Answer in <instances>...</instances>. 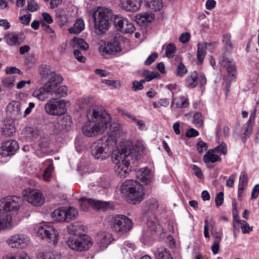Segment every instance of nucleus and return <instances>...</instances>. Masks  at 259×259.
<instances>
[{
	"label": "nucleus",
	"mask_w": 259,
	"mask_h": 259,
	"mask_svg": "<svg viewBox=\"0 0 259 259\" xmlns=\"http://www.w3.org/2000/svg\"><path fill=\"white\" fill-rule=\"evenodd\" d=\"M143 144L139 142L134 146L128 142L112 151L111 158L115 171L120 178L127 177L132 171L131 162L137 159L144 150Z\"/></svg>",
	"instance_id": "f257e3e1"
},
{
	"label": "nucleus",
	"mask_w": 259,
	"mask_h": 259,
	"mask_svg": "<svg viewBox=\"0 0 259 259\" xmlns=\"http://www.w3.org/2000/svg\"><path fill=\"white\" fill-rule=\"evenodd\" d=\"M86 118L82 131L83 135L88 137L101 135L112 125L111 115L106 111L95 107L87 109Z\"/></svg>",
	"instance_id": "f03ea898"
},
{
	"label": "nucleus",
	"mask_w": 259,
	"mask_h": 259,
	"mask_svg": "<svg viewBox=\"0 0 259 259\" xmlns=\"http://www.w3.org/2000/svg\"><path fill=\"white\" fill-rule=\"evenodd\" d=\"M117 142V133H110L95 142L91 147V155L96 159L104 160L110 155Z\"/></svg>",
	"instance_id": "7ed1b4c3"
},
{
	"label": "nucleus",
	"mask_w": 259,
	"mask_h": 259,
	"mask_svg": "<svg viewBox=\"0 0 259 259\" xmlns=\"http://www.w3.org/2000/svg\"><path fill=\"white\" fill-rule=\"evenodd\" d=\"M23 202L21 196H8L0 199V214L9 215V218L16 219V225L21 221L19 211Z\"/></svg>",
	"instance_id": "20e7f679"
},
{
	"label": "nucleus",
	"mask_w": 259,
	"mask_h": 259,
	"mask_svg": "<svg viewBox=\"0 0 259 259\" xmlns=\"http://www.w3.org/2000/svg\"><path fill=\"white\" fill-rule=\"evenodd\" d=\"M120 191L128 200L134 204L142 201L145 195L142 185L133 180L124 181L121 185Z\"/></svg>",
	"instance_id": "39448f33"
},
{
	"label": "nucleus",
	"mask_w": 259,
	"mask_h": 259,
	"mask_svg": "<svg viewBox=\"0 0 259 259\" xmlns=\"http://www.w3.org/2000/svg\"><path fill=\"white\" fill-rule=\"evenodd\" d=\"M35 231L37 236L41 239L54 245L58 244L59 233L53 226L47 223L40 224L35 226Z\"/></svg>",
	"instance_id": "423d86ee"
},
{
	"label": "nucleus",
	"mask_w": 259,
	"mask_h": 259,
	"mask_svg": "<svg viewBox=\"0 0 259 259\" xmlns=\"http://www.w3.org/2000/svg\"><path fill=\"white\" fill-rule=\"evenodd\" d=\"M108 225L115 232L123 235L129 231L132 228V222L127 217L117 214L109 217L108 220Z\"/></svg>",
	"instance_id": "0eeeda50"
},
{
	"label": "nucleus",
	"mask_w": 259,
	"mask_h": 259,
	"mask_svg": "<svg viewBox=\"0 0 259 259\" xmlns=\"http://www.w3.org/2000/svg\"><path fill=\"white\" fill-rule=\"evenodd\" d=\"M68 102L57 98L49 100L45 105L47 113L53 116H60L64 114L67 111Z\"/></svg>",
	"instance_id": "6e6552de"
},
{
	"label": "nucleus",
	"mask_w": 259,
	"mask_h": 259,
	"mask_svg": "<svg viewBox=\"0 0 259 259\" xmlns=\"http://www.w3.org/2000/svg\"><path fill=\"white\" fill-rule=\"evenodd\" d=\"M163 233V227L158 222L157 219L155 217H149L147 222V228L143 232L142 238L146 241L156 237H161Z\"/></svg>",
	"instance_id": "1a4fd4ad"
},
{
	"label": "nucleus",
	"mask_w": 259,
	"mask_h": 259,
	"mask_svg": "<svg viewBox=\"0 0 259 259\" xmlns=\"http://www.w3.org/2000/svg\"><path fill=\"white\" fill-rule=\"evenodd\" d=\"M80 209L84 211H88L90 207L95 209L106 211L113 207L112 203L107 201H102L93 199L81 198L79 200Z\"/></svg>",
	"instance_id": "9d476101"
},
{
	"label": "nucleus",
	"mask_w": 259,
	"mask_h": 259,
	"mask_svg": "<svg viewBox=\"0 0 259 259\" xmlns=\"http://www.w3.org/2000/svg\"><path fill=\"white\" fill-rule=\"evenodd\" d=\"M93 18L95 27L98 33H104L108 29V15L103 8L99 7L94 12Z\"/></svg>",
	"instance_id": "9b49d317"
},
{
	"label": "nucleus",
	"mask_w": 259,
	"mask_h": 259,
	"mask_svg": "<svg viewBox=\"0 0 259 259\" xmlns=\"http://www.w3.org/2000/svg\"><path fill=\"white\" fill-rule=\"evenodd\" d=\"M30 237L24 233H15L10 236L6 240L7 244L11 248L23 249L28 246Z\"/></svg>",
	"instance_id": "f8f14e48"
},
{
	"label": "nucleus",
	"mask_w": 259,
	"mask_h": 259,
	"mask_svg": "<svg viewBox=\"0 0 259 259\" xmlns=\"http://www.w3.org/2000/svg\"><path fill=\"white\" fill-rule=\"evenodd\" d=\"M23 195L26 201L34 206H41L45 203V198L39 190L26 189L23 191Z\"/></svg>",
	"instance_id": "ddd939ff"
},
{
	"label": "nucleus",
	"mask_w": 259,
	"mask_h": 259,
	"mask_svg": "<svg viewBox=\"0 0 259 259\" xmlns=\"http://www.w3.org/2000/svg\"><path fill=\"white\" fill-rule=\"evenodd\" d=\"M114 22L117 29L122 33L131 34L135 30L133 23L121 16H115Z\"/></svg>",
	"instance_id": "4468645a"
},
{
	"label": "nucleus",
	"mask_w": 259,
	"mask_h": 259,
	"mask_svg": "<svg viewBox=\"0 0 259 259\" xmlns=\"http://www.w3.org/2000/svg\"><path fill=\"white\" fill-rule=\"evenodd\" d=\"M7 114L13 120H19L23 117V104L18 101H13L7 107Z\"/></svg>",
	"instance_id": "2eb2a0df"
},
{
	"label": "nucleus",
	"mask_w": 259,
	"mask_h": 259,
	"mask_svg": "<svg viewBox=\"0 0 259 259\" xmlns=\"http://www.w3.org/2000/svg\"><path fill=\"white\" fill-rule=\"evenodd\" d=\"M99 51L103 56L115 55L121 51V47L119 42L115 40L103 42L100 45Z\"/></svg>",
	"instance_id": "dca6fc26"
},
{
	"label": "nucleus",
	"mask_w": 259,
	"mask_h": 259,
	"mask_svg": "<svg viewBox=\"0 0 259 259\" xmlns=\"http://www.w3.org/2000/svg\"><path fill=\"white\" fill-rule=\"evenodd\" d=\"M18 148V143L16 140H9L4 141L0 147V155L4 157L13 156Z\"/></svg>",
	"instance_id": "f3484780"
},
{
	"label": "nucleus",
	"mask_w": 259,
	"mask_h": 259,
	"mask_svg": "<svg viewBox=\"0 0 259 259\" xmlns=\"http://www.w3.org/2000/svg\"><path fill=\"white\" fill-rule=\"evenodd\" d=\"M62 81V77L59 74L52 72L49 76L48 81L44 86L50 95H55L58 86Z\"/></svg>",
	"instance_id": "a211bd4d"
},
{
	"label": "nucleus",
	"mask_w": 259,
	"mask_h": 259,
	"mask_svg": "<svg viewBox=\"0 0 259 259\" xmlns=\"http://www.w3.org/2000/svg\"><path fill=\"white\" fill-rule=\"evenodd\" d=\"M96 240L99 249L103 250L106 249L113 240V237L110 233L101 232L97 234Z\"/></svg>",
	"instance_id": "6ab92c4d"
},
{
	"label": "nucleus",
	"mask_w": 259,
	"mask_h": 259,
	"mask_svg": "<svg viewBox=\"0 0 259 259\" xmlns=\"http://www.w3.org/2000/svg\"><path fill=\"white\" fill-rule=\"evenodd\" d=\"M142 3V0H121L120 6L127 12H135L140 10Z\"/></svg>",
	"instance_id": "aec40b11"
},
{
	"label": "nucleus",
	"mask_w": 259,
	"mask_h": 259,
	"mask_svg": "<svg viewBox=\"0 0 259 259\" xmlns=\"http://www.w3.org/2000/svg\"><path fill=\"white\" fill-rule=\"evenodd\" d=\"M78 252L85 251L90 249L93 245V240L89 235L80 234L78 236Z\"/></svg>",
	"instance_id": "412c9836"
},
{
	"label": "nucleus",
	"mask_w": 259,
	"mask_h": 259,
	"mask_svg": "<svg viewBox=\"0 0 259 259\" xmlns=\"http://www.w3.org/2000/svg\"><path fill=\"white\" fill-rule=\"evenodd\" d=\"M240 226L242 232L244 234L249 233L252 231L253 228L249 226L245 221L239 219L238 215L233 213V230L234 231Z\"/></svg>",
	"instance_id": "4be33fe9"
},
{
	"label": "nucleus",
	"mask_w": 259,
	"mask_h": 259,
	"mask_svg": "<svg viewBox=\"0 0 259 259\" xmlns=\"http://www.w3.org/2000/svg\"><path fill=\"white\" fill-rule=\"evenodd\" d=\"M9 216L0 214V232L5 230H11L16 226V219L9 218Z\"/></svg>",
	"instance_id": "5701e85b"
},
{
	"label": "nucleus",
	"mask_w": 259,
	"mask_h": 259,
	"mask_svg": "<svg viewBox=\"0 0 259 259\" xmlns=\"http://www.w3.org/2000/svg\"><path fill=\"white\" fill-rule=\"evenodd\" d=\"M226 69L227 75L224 79L226 82V90L228 92L231 82L235 81L237 77V71L235 64L229 66Z\"/></svg>",
	"instance_id": "b1692460"
},
{
	"label": "nucleus",
	"mask_w": 259,
	"mask_h": 259,
	"mask_svg": "<svg viewBox=\"0 0 259 259\" xmlns=\"http://www.w3.org/2000/svg\"><path fill=\"white\" fill-rule=\"evenodd\" d=\"M137 179L144 184L151 182L152 174L151 171L146 167L140 168L137 172Z\"/></svg>",
	"instance_id": "393cba45"
},
{
	"label": "nucleus",
	"mask_w": 259,
	"mask_h": 259,
	"mask_svg": "<svg viewBox=\"0 0 259 259\" xmlns=\"http://www.w3.org/2000/svg\"><path fill=\"white\" fill-rule=\"evenodd\" d=\"M154 19V15L150 12H144L135 16L136 22L141 25H146L151 22Z\"/></svg>",
	"instance_id": "a878e982"
},
{
	"label": "nucleus",
	"mask_w": 259,
	"mask_h": 259,
	"mask_svg": "<svg viewBox=\"0 0 259 259\" xmlns=\"http://www.w3.org/2000/svg\"><path fill=\"white\" fill-rule=\"evenodd\" d=\"M85 230L86 227L84 225L77 222L72 223L67 227L68 233L71 235L80 234L81 232H85Z\"/></svg>",
	"instance_id": "bb28decb"
},
{
	"label": "nucleus",
	"mask_w": 259,
	"mask_h": 259,
	"mask_svg": "<svg viewBox=\"0 0 259 259\" xmlns=\"http://www.w3.org/2000/svg\"><path fill=\"white\" fill-rule=\"evenodd\" d=\"M70 46L73 49H80L86 51L89 49V45L82 38L74 37L70 41Z\"/></svg>",
	"instance_id": "cd10ccee"
},
{
	"label": "nucleus",
	"mask_w": 259,
	"mask_h": 259,
	"mask_svg": "<svg viewBox=\"0 0 259 259\" xmlns=\"http://www.w3.org/2000/svg\"><path fill=\"white\" fill-rule=\"evenodd\" d=\"M212 44H206L204 42L199 43L197 44V62L198 64H201L206 55L205 49L207 46H210Z\"/></svg>",
	"instance_id": "c85d7f7f"
},
{
	"label": "nucleus",
	"mask_w": 259,
	"mask_h": 259,
	"mask_svg": "<svg viewBox=\"0 0 259 259\" xmlns=\"http://www.w3.org/2000/svg\"><path fill=\"white\" fill-rule=\"evenodd\" d=\"M214 152L213 149H209L206 152L203 157V161L205 163H213L221 160V157L215 154Z\"/></svg>",
	"instance_id": "c756f323"
},
{
	"label": "nucleus",
	"mask_w": 259,
	"mask_h": 259,
	"mask_svg": "<svg viewBox=\"0 0 259 259\" xmlns=\"http://www.w3.org/2000/svg\"><path fill=\"white\" fill-rule=\"evenodd\" d=\"M50 94L44 86L34 90L32 93V96L38 100L44 101L49 98Z\"/></svg>",
	"instance_id": "7c9ffc66"
},
{
	"label": "nucleus",
	"mask_w": 259,
	"mask_h": 259,
	"mask_svg": "<svg viewBox=\"0 0 259 259\" xmlns=\"http://www.w3.org/2000/svg\"><path fill=\"white\" fill-rule=\"evenodd\" d=\"M153 253L156 259H172L170 252L164 247L155 248Z\"/></svg>",
	"instance_id": "2f4dec72"
},
{
	"label": "nucleus",
	"mask_w": 259,
	"mask_h": 259,
	"mask_svg": "<svg viewBox=\"0 0 259 259\" xmlns=\"http://www.w3.org/2000/svg\"><path fill=\"white\" fill-rule=\"evenodd\" d=\"M15 132V123L12 120L5 121L2 127V133L6 136H11Z\"/></svg>",
	"instance_id": "473e14b6"
},
{
	"label": "nucleus",
	"mask_w": 259,
	"mask_h": 259,
	"mask_svg": "<svg viewBox=\"0 0 259 259\" xmlns=\"http://www.w3.org/2000/svg\"><path fill=\"white\" fill-rule=\"evenodd\" d=\"M51 217L56 222H66L64 207L55 209L51 214Z\"/></svg>",
	"instance_id": "72a5a7b5"
},
{
	"label": "nucleus",
	"mask_w": 259,
	"mask_h": 259,
	"mask_svg": "<svg viewBox=\"0 0 259 259\" xmlns=\"http://www.w3.org/2000/svg\"><path fill=\"white\" fill-rule=\"evenodd\" d=\"M61 254L58 252L44 251L38 253V259H61Z\"/></svg>",
	"instance_id": "f704fd0d"
},
{
	"label": "nucleus",
	"mask_w": 259,
	"mask_h": 259,
	"mask_svg": "<svg viewBox=\"0 0 259 259\" xmlns=\"http://www.w3.org/2000/svg\"><path fill=\"white\" fill-rule=\"evenodd\" d=\"M6 42L10 46H14L21 44L22 39L15 33H10L5 37Z\"/></svg>",
	"instance_id": "c9c22d12"
},
{
	"label": "nucleus",
	"mask_w": 259,
	"mask_h": 259,
	"mask_svg": "<svg viewBox=\"0 0 259 259\" xmlns=\"http://www.w3.org/2000/svg\"><path fill=\"white\" fill-rule=\"evenodd\" d=\"M64 208L66 222H68L77 218L78 212L76 208L71 206L64 207Z\"/></svg>",
	"instance_id": "e433bc0d"
},
{
	"label": "nucleus",
	"mask_w": 259,
	"mask_h": 259,
	"mask_svg": "<svg viewBox=\"0 0 259 259\" xmlns=\"http://www.w3.org/2000/svg\"><path fill=\"white\" fill-rule=\"evenodd\" d=\"M72 124V120L69 116H65L63 118L59 120L57 125L55 126L57 130H62L64 128L70 127Z\"/></svg>",
	"instance_id": "4c0bfd02"
},
{
	"label": "nucleus",
	"mask_w": 259,
	"mask_h": 259,
	"mask_svg": "<svg viewBox=\"0 0 259 259\" xmlns=\"http://www.w3.org/2000/svg\"><path fill=\"white\" fill-rule=\"evenodd\" d=\"M84 28V21L82 19H77L73 27L68 29L71 34H78Z\"/></svg>",
	"instance_id": "58836bf2"
},
{
	"label": "nucleus",
	"mask_w": 259,
	"mask_h": 259,
	"mask_svg": "<svg viewBox=\"0 0 259 259\" xmlns=\"http://www.w3.org/2000/svg\"><path fill=\"white\" fill-rule=\"evenodd\" d=\"M66 244L67 246L73 251L78 252L79 239L78 236H71L67 238L66 240Z\"/></svg>",
	"instance_id": "ea45409f"
},
{
	"label": "nucleus",
	"mask_w": 259,
	"mask_h": 259,
	"mask_svg": "<svg viewBox=\"0 0 259 259\" xmlns=\"http://www.w3.org/2000/svg\"><path fill=\"white\" fill-rule=\"evenodd\" d=\"M198 74L196 72H191L186 78V83L189 88H195L197 84Z\"/></svg>",
	"instance_id": "a19ab883"
},
{
	"label": "nucleus",
	"mask_w": 259,
	"mask_h": 259,
	"mask_svg": "<svg viewBox=\"0 0 259 259\" xmlns=\"http://www.w3.org/2000/svg\"><path fill=\"white\" fill-rule=\"evenodd\" d=\"M175 103L178 108H186L189 105L188 100L184 97L172 98L171 106H174Z\"/></svg>",
	"instance_id": "79ce46f5"
},
{
	"label": "nucleus",
	"mask_w": 259,
	"mask_h": 259,
	"mask_svg": "<svg viewBox=\"0 0 259 259\" xmlns=\"http://www.w3.org/2000/svg\"><path fill=\"white\" fill-rule=\"evenodd\" d=\"M222 41L224 46L228 52H231L233 49V45L231 41V35L229 33L225 34L223 36Z\"/></svg>",
	"instance_id": "37998d69"
},
{
	"label": "nucleus",
	"mask_w": 259,
	"mask_h": 259,
	"mask_svg": "<svg viewBox=\"0 0 259 259\" xmlns=\"http://www.w3.org/2000/svg\"><path fill=\"white\" fill-rule=\"evenodd\" d=\"M149 9L154 11H158L163 8V2L162 0H151L148 4Z\"/></svg>",
	"instance_id": "c03bdc74"
},
{
	"label": "nucleus",
	"mask_w": 259,
	"mask_h": 259,
	"mask_svg": "<svg viewBox=\"0 0 259 259\" xmlns=\"http://www.w3.org/2000/svg\"><path fill=\"white\" fill-rule=\"evenodd\" d=\"M137 248L136 246L134 243L129 241H125L124 243V246L121 248V250L123 253L125 254L129 253L128 255L131 256L130 252L134 251Z\"/></svg>",
	"instance_id": "a18cd8bd"
},
{
	"label": "nucleus",
	"mask_w": 259,
	"mask_h": 259,
	"mask_svg": "<svg viewBox=\"0 0 259 259\" xmlns=\"http://www.w3.org/2000/svg\"><path fill=\"white\" fill-rule=\"evenodd\" d=\"M214 241L211 247L212 253L214 254H217L219 252L220 249V243L222 240V236L220 235H214Z\"/></svg>",
	"instance_id": "49530a36"
},
{
	"label": "nucleus",
	"mask_w": 259,
	"mask_h": 259,
	"mask_svg": "<svg viewBox=\"0 0 259 259\" xmlns=\"http://www.w3.org/2000/svg\"><path fill=\"white\" fill-rule=\"evenodd\" d=\"M15 80L14 75L5 77L3 79L2 83L5 87L11 88L14 85Z\"/></svg>",
	"instance_id": "de8ad7c7"
},
{
	"label": "nucleus",
	"mask_w": 259,
	"mask_h": 259,
	"mask_svg": "<svg viewBox=\"0 0 259 259\" xmlns=\"http://www.w3.org/2000/svg\"><path fill=\"white\" fill-rule=\"evenodd\" d=\"M143 75L146 81H150L154 78H158L160 76V74L157 72L149 71L147 70L144 71Z\"/></svg>",
	"instance_id": "09e8293b"
},
{
	"label": "nucleus",
	"mask_w": 259,
	"mask_h": 259,
	"mask_svg": "<svg viewBox=\"0 0 259 259\" xmlns=\"http://www.w3.org/2000/svg\"><path fill=\"white\" fill-rule=\"evenodd\" d=\"M53 19L48 13L45 12L42 13V18L40 20V23L43 28L45 25H49V24L53 23Z\"/></svg>",
	"instance_id": "8fccbe9b"
},
{
	"label": "nucleus",
	"mask_w": 259,
	"mask_h": 259,
	"mask_svg": "<svg viewBox=\"0 0 259 259\" xmlns=\"http://www.w3.org/2000/svg\"><path fill=\"white\" fill-rule=\"evenodd\" d=\"M204 235L205 238H209L210 235L209 234V227H211L212 229L213 228V227L215 225L214 222L211 220L210 222H209L207 220H205L204 221Z\"/></svg>",
	"instance_id": "3c124183"
},
{
	"label": "nucleus",
	"mask_w": 259,
	"mask_h": 259,
	"mask_svg": "<svg viewBox=\"0 0 259 259\" xmlns=\"http://www.w3.org/2000/svg\"><path fill=\"white\" fill-rule=\"evenodd\" d=\"M176 51V47L172 43L169 44L165 48V55L169 58L174 57Z\"/></svg>",
	"instance_id": "603ef678"
},
{
	"label": "nucleus",
	"mask_w": 259,
	"mask_h": 259,
	"mask_svg": "<svg viewBox=\"0 0 259 259\" xmlns=\"http://www.w3.org/2000/svg\"><path fill=\"white\" fill-rule=\"evenodd\" d=\"M53 170L54 167L53 164L51 163L44 171L43 178L45 181H50L51 180Z\"/></svg>",
	"instance_id": "864d4df0"
},
{
	"label": "nucleus",
	"mask_w": 259,
	"mask_h": 259,
	"mask_svg": "<svg viewBox=\"0 0 259 259\" xmlns=\"http://www.w3.org/2000/svg\"><path fill=\"white\" fill-rule=\"evenodd\" d=\"M219 62L222 66L226 68H227L230 65L234 64L233 59L226 56H222L220 59Z\"/></svg>",
	"instance_id": "5fc2aeb1"
},
{
	"label": "nucleus",
	"mask_w": 259,
	"mask_h": 259,
	"mask_svg": "<svg viewBox=\"0 0 259 259\" xmlns=\"http://www.w3.org/2000/svg\"><path fill=\"white\" fill-rule=\"evenodd\" d=\"M193 122L197 127H201L202 125L203 119L201 113L199 112H196L194 114Z\"/></svg>",
	"instance_id": "6e6d98bb"
},
{
	"label": "nucleus",
	"mask_w": 259,
	"mask_h": 259,
	"mask_svg": "<svg viewBox=\"0 0 259 259\" xmlns=\"http://www.w3.org/2000/svg\"><path fill=\"white\" fill-rule=\"evenodd\" d=\"M102 83L106 84L108 87L114 89L119 88L120 87V83L117 80H108L103 79L101 80Z\"/></svg>",
	"instance_id": "4d7b16f0"
},
{
	"label": "nucleus",
	"mask_w": 259,
	"mask_h": 259,
	"mask_svg": "<svg viewBox=\"0 0 259 259\" xmlns=\"http://www.w3.org/2000/svg\"><path fill=\"white\" fill-rule=\"evenodd\" d=\"M252 126L253 125L251 124H248L247 122L245 123L244 126L243 127V137L244 141H245L251 134L252 131Z\"/></svg>",
	"instance_id": "13d9d810"
},
{
	"label": "nucleus",
	"mask_w": 259,
	"mask_h": 259,
	"mask_svg": "<svg viewBox=\"0 0 259 259\" xmlns=\"http://www.w3.org/2000/svg\"><path fill=\"white\" fill-rule=\"evenodd\" d=\"M247 183V174L245 172L242 171L240 174L239 182V190L244 189ZM240 191V190H239Z\"/></svg>",
	"instance_id": "bf43d9fd"
},
{
	"label": "nucleus",
	"mask_w": 259,
	"mask_h": 259,
	"mask_svg": "<svg viewBox=\"0 0 259 259\" xmlns=\"http://www.w3.org/2000/svg\"><path fill=\"white\" fill-rule=\"evenodd\" d=\"M188 70L186 68L185 65L182 63H180L177 67L176 74L178 76H183L187 73Z\"/></svg>",
	"instance_id": "052dcab7"
},
{
	"label": "nucleus",
	"mask_w": 259,
	"mask_h": 259,
	"mask_svg": "<svg viewBox=\"0 0 259 259\" xmlns=\"http://www.w3.org/2000/svg\"><path fill=\"white\" fill-rule=\"evenodd\" d=\"M214 150L220 154L225 155L227 153V145L224 143H222L217 146Z\"/></svg>",
	"instance_id": "680f3d73"
},
{
	"label": "nucleus",
	"mask_w": 259,
	"mask_h": 259,
	"mask_svg": "<svg viewBox=\"0 0 259 259\" xmlns=\"http://www.w3.org/2000/svg\"><path fill=\"white\" fill-rule=\"evenodd\" d=\"M67 92L68 89L66 86H59V85L57 87V89L55 95H59L61 97H63L67 95Z\"/></svg>",
	"instance_id": "e2e57ef3"
},
{
	"label": "nucleus",
	"mask_w": 259,
	"mask_h": 259,
	"mask_svg": "<svg viewBox=\"0 0 259 259\" xmlns=\"http://www.w3.org/2000/svg\"><path fill=\"white\" fill-rule=\"evenodd\" d=\"M207 146L206 143L203 141L199 140L196 145V148L198 152L200 153L206 151Z\"/></svg>",
	"instance_id": "0e129e2a"
},
{
	"label": "nucleus",
	"mask_w": 259,
	"mask_h": 259,
	"mask_svg": "<svg viewBox=\"0 0 259 259\" xmlns=\"http://www.w3.org/2000/svg\"><path fill=\"white\" fill-rule=\"evenodd\" d=\"M15 254L16 259H30L28 253L23 250L17 251Z\"/></svg>",
	"instance_id": "69168bd1"
},
{
	"label": "nucleus",
	"mask_w": 259,
	"mask_h": 259,
	"mask_svg": "<svg viewBox=\"0 0 259 259\" xmlns=\"http://www.w3.org/2000/svg\"><path fill=\"white\" fill-rule=\"evenodd\" d=\"M191 38V34L188 32H186L182 33L179 37V40L182 44H186L188 42Z\"/></svg>",
	"instance_id": "338daca9"
},
{
	"label": "nucleus",
	"mask_w": 259,
	"mask_h": 259,
	"mask_svg": "<svg viewBox=\"0 0 259 259\" xmlns=\"http://www.w3.org/2000/svg\"><path fill=\"white\" fill-rule=\"evenodd\" d=\"M27 7L29 11L33 12L38 9V5L34 0H30L28 2Z\"/></svg>",
	"instance_id": "774afa93"
}]
</instances>
